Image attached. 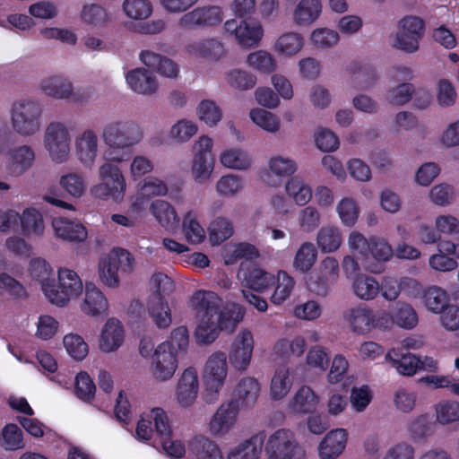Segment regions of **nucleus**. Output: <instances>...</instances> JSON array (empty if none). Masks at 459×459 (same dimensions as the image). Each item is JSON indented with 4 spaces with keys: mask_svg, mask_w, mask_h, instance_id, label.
Instances as JSON below:
<instances>
[{
    "mask_svg": "<svg viewBox=\"0 0 459 459\" xmlns=\"http://www.w3.org/2000/svg\"><path fill=\"white\" fill-rule=\"evenodd\" d=\"M414 93V85L410 82H401L390 87L385 93V100L391 106L403 107L408 104Z\"/></svg>",
    "mask_w": 459,
    "mask_h": 459,
    "instance_id": "4d7b16f0",
    "label": "nucleus"
},
{
    "mask_svg": "<svg viewBox=\"0 0 459 459\" xmlns=\"http://www.w3.org/2000/svg\"><path fill=\"white\" fill-rule=\"evenodd\" d=\"M261 254L259 249L252 243L239 242L228 245L223 253L224 264H234L241 259L252 261L258 259Z\"/></svg>",
    "mask_w": 459,
    "mask_h": 459,
    "instance_id": "58836bf2",
    "label": "nucleus"
},
{
    "mask_svg": "<svg viewBox=\"0 0 459 459\" xmlns=\"http://www.w3.org/2000/svg\"><path fill=\"white\" fill-rule=\"evenodd\" d=\"M187 305L198 318L228 316L236 304H229L221 309V299L215 292L198 290L189 297Z\"/></svg>",
    "mask_w": 459,
    "mask_h": 459,
    "instance_id": "ddd939ff",
    "label": "nucleus"
},
{
    "mask_svg": "<svg viewBox=\"0 0 459 459\" xmlns=\"http://www.w3.org/2000/svg\"><path fill=\"white\" fill-rule=\"evenodd\" d=\"M348 440L345 429L338 428L330 430L318 445L317 452L320 459H337L344 451Z\"/></svg>",
    "mask_w": 459,
    "mask_h": 459,
    "instance_id": "cd10ccee",
    "label": "nucleus"
},
{
    "mask_svg": "<svg viewBox=\"0 0 459 459\" xmlns=\"http://www.w3.org/2000/svg\"><path fill=\"white\" fill-rule=\"evenodd\" d=\"M7 169L14 177H20L32 168L36 153L29 144H22L9 149Z\"/></svg>",
    "mask_w": 459,
    "mask_h": 459,
    "instance_id": "393cba45",
    "label": "nucleus"
},
{
    "mask_svg": "<svg viewBox=\"0 0 459 459\" xmlns=\"http://www.w3.org/2000/svg\"><path fill=\"white\" fill-rule=\"evenodd\" d=\"M319 396L308 385H301L288 401L287 410L293 415H305L313 413L318 404Z\"/></svg>",
    "mask_w": 459,
    "mask_h": 459,
    "instance_id": "bb28decb",
    "label": "nucleus"
},
{
    "mask_svg": "<svg viewBox=\"0 0 459 459\" xmlns=\"http://www.w3.org/2000/svg\"><path fill=\"white\" fill-rule=\"evenodd\" d=\"M322 13L320 0H299L292 12V22L298 27H309Z\"/></svg>",
    "mask_w": 459,
    "mask_h": 459,
    "instance_id": "2f4dec72",
    "label": "nucleus"
},
{
    "mask_svg": "<svg viewBox=\"0 0 459 459\" xmlns=\"http://www.w3.org/2000/svg\"><path fill=\"white\" fill-rule=\"evenodd\" d=\"M224 13L219 5L199 6L183 14L178 20L181 29L212 28L222 22Z\"/></svg>",
    "mask_w": 459,
    "mask_h": 459,
    "instance_id": "f3484780",
    "label": "nucleus"
},
{
    "mask_svg": "<svg viewBox=\"0 0 459 459\" xmlns=\"http://www.w3.org/2000/svg\"><path fill=\"white\" fill-rule=\"evenodd\" d=\"M299 450L293 431L279 429L266 439L264 451L267 459H293Z\"/></svg>",
    "mask_w": 459,
    "mask_h": 459,
    "instance_id": "4468645a",
    "label": "nucleus"
},
{
    "mask_svg": "<svg viewBox=\"0 0 459 459\" xmlns=\"http://www.w3.org/2000/svg\"><path fill=\"white\" fill-rule=\"evenodd\" d=\"M342 243L339 228L332 225L322 227L316 234V245L322 253L335 252Z\"/></svg>",
    "mask_w": 459,
    "mask_h": 459,
    "instance_id": "de8ad7c7",
    "label": "nucleus"
},
{
    "mask_svg": "<svg viewBox=\"0 0 459 459\" xmlns=\"http://www.w3.org/2000/svg\"><path fill=\"white\" fill-rule=\"evenodd\" d=\"M178 365L177 350L169 342H162L154 350L151 362L153 378L165 382L172 378Z\"/></svg>",
    "mask_w": 459,
    "mask_h": 459,
    "instance_id": "9b49d317",
    "label": "nucleus"
},
{
    "mask_svg": "<svg viewBox=\"0 0 459 459\" xmlns=\"http://www.w3.org/2000/svg\"><path fill=\"white\" fill-rule=\"evenodd\" d=\"M185 51L194 58H202L211 62H218L226 55L224 44L217 38L190 41L186 45Z\"/></svg>",
    "mask_w": 459,
    "mask_h": 459,
    "instance_id": "aec40b11",
    "label": "nucleus"
},
{
    "mask_svg": "<svg viewBox=\"0 0 459 459\" xmlns=\"http://www.w3.org/2000/svg\"><path fill=\"white\" fill-rule=\"evenodd\" d=\"M245 315V309L234 305L228 316L198 317L194 337L199 345H208L215 342L221 331L233 332Z\"/></svg>",
    "mask_w": 459,
    "mask_h": 459,
    "instance_id": "39448f33",
    "label": "nucleus"
},
{
    "mask_svg": "<svg viewBox=\"0 0 459 459\" xmlns=\"http://www.w3.org/2000/svg\"><path fill=\"white\" fill-rule=\"evenodd\" d=\"M350 71L351 74L348 80V85L356 90H368L378 79L376 69L369 65H352Z\"/></svg>",
    "mask_w": 459,
    "mask_h": 459,
    "instance_id": "a18cd8bd",
    "label": "nucleus"
},
{
    "mask_svg": "<svg viewBox=\"0 0 459 459\" xmlns=\"http://www.w3.org/2000/svg\"><path fill=\"white\" fill-rule=\"evenodd\" d=\"M126 83L135 93L143 96H153L158 92L157 77L145 68H135L126 74Z\"/></svg>",
    "mask_w": 459,
    "mask_h": 459,
    "instance_id": "a878e982",
    "label": "nucleus"
},
{
    "mask_svg": "<svg viewBox=\"0 0 459 459\" xmlns=\"http://www.w3.org/2000/svg\"><path fill=\"white\" fill-rule=\"evenodd\" d=\"M243 283L249 290L264 293L274 285L275 275L255 265L244 274Z\"/></svg>",
    "mask_w": 459,
    "mask_h": 459,
    "instance_id": "4c0bfd02",
    "label": "nucleus"
},
{
    "mask_svg": "<svg viewBox=\"0 0 459 459\" xmlns=\"http://www.w3.org/2000/svg\"><path fill=\"white\" fill-rule=\"evenodd\" d=\"M261 392V385L254 377H244L236 385L235 393L239 405L252 407L255 404Z\"/></svg>",
    "mask_w": 459,
    "mask_h": 459,
    "instance_id": "ea45409f",
    "label": "nucleus"
},
{
    "mask_svg": "<svg viewBox=\"0 0 459 459\" xmlns=\"http://www.w3.org/2000/svg\"><path fill=\"white\" fill-rule=\"evenodd\" d=\"M144 137L143 127L132 119H114L107 123L101 131V139L107 147L104 160L122 163L127 160L131 149Z\"/></svg>",
    "mask_w": 459,
    "mask_h": 459,
    "instance_id": "f257e3e1",
    "label": "nucleus"
},
{
    "mask_svg": "<svg viewBox=\"0 0 459 459\" xmlns=\"http://www.w3.org/2000/svg\"><path fill=\"white\" fill-rule=\"evenodd\" d=\"M80 20L92 28H103L110 22V14L103 5L91 3L82 5Z\"/></svg>",
    "mask_w": 459,
    "mask_h": 459,
    "instance_id": "c03bdc74",
    "label": "nucleus"
},
{
    "mask_svg": "<svg viewBox=\"0 0 459 459\" xmlns=\"http://www.w3.org/2000/svg\"><path fill=\"white\" fill-rule=\"evenodd\" d=\"M385 359L400 375L411 377L419 372V357L414 354L400 355L393 349L386 353Z\"/></svg>",
    "mask_w": 459,
    "mask_h": 459,
    "instance_id": "79ce46f5",
    "label": "nucleus"
},
{
    "mask_svg": "<svg viewBox=\"0 0 459 459\" xmlns=\"http://www.w3.org/2000/svg\"><path fill=\"white\" fill-rule=\"evenodd\" d=\"M223 33L232 37L238 45L244 48H254L259 45L264 37V28L257 21L229 19L223 23Z\"/></svg>",
    "mask_w": 459,
    "mask_h": 459,
    "instance_id": "9d476101",
    "label": "nucleus"
},
{
    "mask_svg": "<svg viewBox=\"0 0 459 459\" xmlns=\"http://www.w3.org/2000/svg\"><path fill=\"white\" fill-rule=\"evenodd\" d=\"M436 420L441 425H447L459 420V403L441 401L435 406Z\"/></svg>",
    "mask_w": 459,
    "mask_h": 459,
    "instance_id": "774afa93",
    "label": "nucleus"
},
{
    "mask_svg": "<svg viewBox=\"0 0 459 459\" xmlns=\"http://www.w3.org/2000/svg\"><path fill=\"white\" fill-rule=\"evenodd\" d=\"M187 305L198 318L228 316L236 304H229L221 309V299L215 292L198 290L189 297Z\"/></svg>",
    "mask_w": 459,
    "mask_h": 459,
    "instance_id": "f8f14e48",
    "label": "nucleus"
},
{
    "mask_svg": "<svg viewBox=\"0 0 459 459\" xmlns=\"http://www.w3.org/2000/svg\"><path fill=\"white\" fill-rule=\"evenodd\" d=\"M317 259V249L312 242H303L293 259V267L300 273H307Z\"/></svg>",
    "mask_w": 459,
    "mask_h": 459,
    "instance_id": "5fc2aeb1",
    "label": "nucleus"
},
{
    "mask_svg": "<svg viewBox=\"0 0 459 459\" xmlns=\"http://www.w3.org/2000/svg\"><path fill=\"white\" fill-rule=\"evenodd\" d=\"M240 412L238 400L230 399L221 403L210 418L208 429L213 437L228 435L237 425Z\"/></svg>",
    "mask_w": 459,
    "mask_h": 459,
    "instance_id": "2eb2a0df",
    "label": "nucleus"
},
{
    "mask_svg": "<svg viewBox=\"0 0 459 459\" xmlns=\"http://www.w3.org/2000/svg\"><path fill=\"white\" fill-rule=\"evenodd\" d=\"M125 337L122 323L117 318H108L100 330L98 348L103 353L115 352L123 345Z\"/></svg>",
    "mask_w": 459,
    "mask_h": 459,
    "instance_id": "412c9836",
    "label": "nucleus"
},
{
    "mask_svg": "<svg viewBox=\"0 0 459 459\" xmlns=\"http://www.w3.org/2000/svg\"><path fill=\"white\" fill-rule=\"evenodd\" d=\"M214 157H195L191 161V177L197 184L208 182L214 170Z\"/></svg>",
    "mask_w": 459,
    "mask_h": 459,
    "instance_id": "13d9d810",
    "label": "nucleus"
},
{
    "mask_svg": "<svg viewBox=\"0 0 459 459\" xmlns=\"http://www.w3.org/2000/svg\"><path fill=\"white\" fill-rule=\"evenodd\" d=\"M147 312L153 324L160 329H166L172 324V314L168 300L159 295H150Z\"/></svg>",
    "mask_w": 459,
    "mask_h": 459,
    "instance_id": "473e14b6",
    "label": "nucleus"
},
{
    "mask_svg": "<svg viewBox=\"0 0 459 459\" xmlns=\"http://www.w3.org/2000/svg\"><path fill=\"white\" fill-rule=\"evenodd\" d=\"M119 271L108 255L100 260L98 265V275L100 281L108 288H117L120 284Z\"/></svg>",
    "mask_w": 459,
    "mask_h": 459,
    "instance_id": "052dcab7",
    "label": "nucleus"
},
{
    "mask_svg": "<svg viewBox=\"0 0 459 459\" xmlns=\"http://www.w3.org/2000/svg\"><path fill=\"white\" fill-rule=\"evenodd\" d=\"M199 391V379L197 370L195 368H187L180 376L177 389L176 400L183 408L192 406L197 399Z\"/></svg>",
    "mask_w": 459,
    "mask_h": 459,
    "instance_id": "4be33fe9",
    "label": "nucleus"
},
{
    "mask_svg": "<svg viewBox=\"0 0 459 459\" xmlns=\"http://www.w3.org/2000/svg\"><path fill=\"white\" fill-rule=\"evenodd\" d=\"M83 291V283L74 270L63 267L57 272V283L44 287L47 299L56 307H65L71 300L76 299Z\"/></svg>",
    "mask_w": 459,
    "mask_h": 459,
    "instance_id": "423d86ee",
    "label": "nucleus"
},
{
    "mask_svg": "<svg viewBox=\"0 0 459 459\" xmlns=\"http://www.w3.org/2000/svg\"><path fill=\"white\" fill-rule=\"evenodd\" d=\"M246 64L249 68L265 74H272L277 68V63L273 56L264 49L249 53Z\"/></svg>",
    "mask_w": 459,
    "mask_h": 459,
    "instance_id": "603ef678",
    "label": "nucleus"
},
{
    "mask_svg": "<svg viewBox=\"0 0 459 459\" xmlns=\"http://www.w3.org/2000/svg\"><path fill=\"white\" fill-rule=\"evenodd\" d=\"M117 164V162L105 160L100 165L98 168L100 182L90 188V194L93 198L101 201L112 200L117 204L124 201L127 183L122 169Z\"/></svg>",
    "mask_w": 459,
    "mask_h": 459,
    "instance_id": "f03ea898",
    "label": "nucleus"
},
{
    "mask_svg": "<svg viewBox=\"0 0 459 459\" xmlns=\"http://www.w3.org/2000/svg\"><path fill=\"white\" fill-rule=\"evenodd\" d=\"M72 136L68 126L60 121H52L45 128L43 146L56 164L68 161L71 155Z\"/></svg>",
    "mask_w": 459,
    "mask_h": 459,
    "instance_id": "0eeeda50",
    "label": "nucleus"
},
{
    "mask_svg": "<svg viewBox=\"0 0 459 459\" xmlns=\"http://www.w3.org/2000/svg\"><path fill=\"white\" fill-rule=\"evenodd\" d=\"M39 90L55 100H65L72 103H85L92 96L87 88H74L72 82L62 75H51L41 80Z\"/></svg>",
    "mask_w": 459,
    "mask_h": 459,
    "instance_id": "6e6552de",
    "label": "nucleus"
},
{
    "mask_svg": "<svg viewBox=\"0 0 459 459\" xmlns=\"http://www.w3.org/2000/svg\"><path fill=\"white\" fill-rule=\"evenodd\" d=\"M55 236L65 242L82 243L88 238L87 229L78 221L55 217L51 222Z\"/></svg>",
    "mask_w": 459,
    "mask_h": 459,
    "instance_id": "b1692460",
    "label": "nucleus"
},
{
    "mask_svg": "<svg viewBox=\"0 0 459 459\" xmlns=\"http://www.w3.org/2000/svg\"><path fill=\"white\" fill-rule=\"evenodd\" d=\"M188 453L192 459H223L219 445L204 435H197L190 441Z\"/></svg>",
    "mask_w": 459,
    "mask_h": 459,
    "instance_id": "f704fd0d",
    "label": "nucleus"
},
{
    "mask_svg": "<svg viewBox=\"0 0 459 459\" xmlns=\"http://www.w3.org/2000/svg\"><path fill=\"white\" fill-rule=\"evenodd\" d=\"M426 307L433 313H440L449 304V296L446 291L439 287L428 288L423 295Z\"/></svg>",
    "mask_w": 459,
    "mask_h": 459,
    "instance_id": "0e129e2a",
    "label": "nucleus"
},
{
    "mask_svg": "<svg viewBox=\"0 0 459 459\" xmlns=\"http://www.w3.org/2000/svg\"><path fill=\"white\" fill-rule=\"evenodd\" d=\"M149 211L158 223L167 230H172L179 223L174 206L166 200L155 199L150 204Z\"/></svg>",
    "mask_w": 459,
    "mask_h": 459,
    "instance_id": "e433bc0d",
    "label": "nucleus"
},
{
    "mask_svg": "<svg viewBox=\"0 0 459 459\" xmlns=\"http://www.w3.org/2000/svg\"><path fill=\"white\" fill-rule=\"evenodd\" d=\"M285 192L297 205L300 206L308 204L313 196L309 184L299 177H292L287 181Z\"/></svg>",
    "mask_w": 459,
    "mask_h": 459,
    "instance_id": "8fccbe9b",
    "label": "nucleus"
},
{
    "mask_svg": "<svg viewBox=\"0 0 459 459\" xmlns=\"http://www.w3.org/2000/svg\"><path fill=\"white\" fill-rule=\"evenodd\" d=\"M298 169L297 162L285 156L275 155L268 160L267 171L263 176V180L269 186H279L282 179L292 176Z\"/></svg>",
    "mask_w": 459,
    "mask_h": 459,
    "instance_id": "5701e85b",
    "label": "nucleus"
},
{
    "mask_svg": "<svg viewBox=\"0 0 459 459\" xmlns=\"http://www.w3.org/2000/svg\"><path fill=\"white\" fill-rule=\"evenodd\" d=\"M304 43V38L300 33L286 31L275 39L273 49L279 56L290 58L301 52Z\"/></svg>",
    "mask_w": 459,
    "mask_h": 459,
    "instance_id": "72a5a7b5",
    "label": "nucleus"
},
{
    "mask_svg": "<svg viewBox=\"0 0 459 459\" xmlns=\"http://www.w3.org/2000/svg\"><path fill=\"white\" fill-rule=\"evenodd\" d=\"M99 136L91 128L84 129L74 138V153L79 162L88 169H91L99 154Z\"/></svg>",
    "mask_w": 459,
    "mask_h": 459,
    "instance_id": "6ab92c4d",
    "label": "nucleus"
},
{
    "mask_svg": "<svg viewBox=\"0 0 459 459\" xmlns=\"http://www.w3.org/2000/svg\"><path fill=\"white\" fill-rule=\"evenodd\" d=\"M266 435L259 431L232 446L227 453V459H260Z\"/></svg>",
    "mask_w": 459,
    "mask_h": 459,
    "instance_id": "c85d7f7f",
    "label": "nucleus"
},
{
    "mask_svg": "<svg viewBox=\"0 0 459 459\" xmlns=\"http://www.w3.org/2000/svg\"><path fill=\"white\" fill-rule=\"evenodd\" d=\"M22 233L27 236H42L45 230L42 214L34 208H28L20 215Z\"/></svg>",
    "mask_w": 459,
    "mask_h": 459,
    "instance_id": "864d4df0",
    "label": "nucleus"
},
{
    "mask_svg": "<svg viewBox=\"0 0 459 459\" xmlns=\"http://www.w3.org/2000/svg\"><path fill=\"white\" fill-rule=\"evenodd\" d=\"M255 348L254 336L247 329L240 330L234 337L227 358L234 370L243 373L250 367Z\"/></svg>",
    "mask_w": 459,
    "mask_h": 459,
    "instance_id": "dca6fc26",
    "label": "nucleus"
},
{
    "mask_svg": "<svg viewBox=\"0 0 459 459\" xmlns=\"http://www.w3.org/2000/svg\"><path fill=\"white\" fill-rule=\"evenodd\" d=\"M108 303L99 288L93 283H86L85 294L81 303L82 311L91 316L103 315L108 311Z\"/></svg>",
    "mask_w": 459,
    "mask_h": 459,
    "instance_id": "c9c22d12",
    "label": "nucleus"
},
{
    "mask_svg": "<svg viewBox=\"0 0 459 459\" xmlns=\"http://www.w3.org/2000/svg\"><path fill=\"white\" fill-rule=\"evenodd\" d=\"M122 11L129 19L141 21L148 19L153 8L150 0H124Z\"/></svg>",
    "mask_w": 459,
    "mask_h": 459,
    "instance_id": "bf43d9fd",
    "label": "nucleus"
},
{
    "mask_svg": "<svg viewBox=\"0 0 459 459\" xmlns=\"http://www.w3.org/2000/svg\"><path fill=\"white\" fill-rule=\"evenodd\" d=\"M274 284L275 288L270 299L274 305H281L290 298L296 282L287 272L280 270L275 276Z\"/></svg>",
    "mask_w": 459,
    "mask_h": 459,
    "instance_id": "6e6d98bb",
    "label": "nucleus"
},
{
    "mask_svg": "<svg viewBox=\"0 0 459 459\" xmlns=\"http://www.w3.org/2000/svg\"><path fill=\"white\" fill-rule=\"evenodd\" d=\"M220 162L227 169L245 170L251 167L252 157L241 148H229L221 152Z\"/></svg>",
    "mask_w": 459,
    "mask_h": 459,
    "instance_id": "49530a36",
    "label": "nucleus"
},
{
    "mask_svg": "<svg viewBox=\"0 0 459 459\" xmlns=\"http://www.w3.org/2000/svg\"><path fill=\"white\" fill-rule=\"evenodd\" d=\"M423 34V21L417 16H405L397 23V30L393 37L392 47L408 54L415 53L420 48V40Z\"/></svg>",
    "mask_w": 459,
    "mask_h": 459,
    "instance_id": "1a4fd4ad",
    "label": "nucleus"
},
{
    "mask_svg": "<svg viewBox=\"0 0 459 459\" xmlns=\"http://www.w3.org/2000/svg\"><path fill=\"white\" fill-rule=\"evenodd\" d=\"M249 117L257 126L268 133L275 134L281 128L280 118L275 114L265 109L253 108L249 113Z\"/></svg>",
    "mask_w": 459,
    "mask_h": 459,
    "instance_id": "680f3d73",
    "label": "nucleus"
},
{
    "mask_svg": "<svg viewBox=\"0 0 459 459\" xmlns=\"http://www.w3.org/2000/svg\"><path fill=\"white\" fill-rule=\"evenodd\" d=\"M150 416L154 420L155 431L167 455L176 458L184 455L185 446L181 441L172 438L171 428L166 411L159 407L153 408L151 410Z\"/></svg>",
    "mask_w": 459,
    "mask_h": 459,
    "instance_id": "a211bd4d",
    "label": "nucleus"
},
{
    "mask_svg": "<svg viewBox=\"0 0 459 459\" xmlns=\"http://www.w3.org/2000/svg\"><path fill=\"white\" fill-rule=\"evenodd\" d=\"M0 446L7 451L24 447L23 435L16 424H7L1 432Z\"/></svg>",
    "mask_w": 459,
    "mask_h": 459,
    "instance_id": "69168bd1",
    "label": "nucleus"
},
{
    "mask_svg": "<svg viewBox=\"0 0 459 459\" xmlns=\"http://www.w3.org/2000/svg\"><path fill=\"white\" fill-rule=\"evenodd\" d=\"M292 384L289 367L286 365L277 367L270 384L271 399L273 401L282 400L290 391Z\"/></svg>",
    "mask_w": 459,
    "mask_h": 459,
    "instance_id": "a19ab883",
    "label": "nucleus"
},
{
    "mask_svg": "<svg viewBox=\"0 0 459 459\" xmlns=\"http://www.w3.org/2000/svg\"><path fill=\"white\" fill-rule=\"evenodd\" d=\"M182 231L184 237L190 244H200L206 237L205 230L198 221L196 212H186L182 219Z\"/></svg>",
    "mask_w": 459,
    "mask_h": 459,
    "instance_id": "09e8293b",
    "label": "nucleus"
},
{
    "mask_svg": "<svg viewBox=\"0 0 459 459\" xmlns=\"http://www.w3.org/2000/svg\"><path fill=\"white\" fill-rule=\"evenodd\" d=\"M376 262H369L367 258L363 264L364 269L371 273L378 274L383 273L382 263L389 261L394 252L391 245L384 238L372 237L369 252Z\"/></svg>",
    "mask_w": 459,
    "mask_h": 459,
    "instance_id": "7c9ffc66",
    "label": "nucleus"
},
{
    "mask_svg": "<svg viewBox=\"0 0 459 459\" xmlns=\"http://www.w3.org/2000/svg\"><path fill=\"white\" fill-rule=\"evenodd\" d=\"M61 189L74 198H81L86 192L87 183L82 173L71 171L59 178Z\"/></svg>",
    "mask_w": 459,
    "mask_h": 459,
    "instance_id": "3c124183",
    "label": "nucleus"
},
{
    "mask_svg": "<svg viewBox=\"0 0 459 459\" xmlns=\"http://www.w3.org/2000/svg\"><path fill=\"white\" fill-rule=\"evenodd\" d=\"M225 80L230 87L239 91L252 89L256 83L255 75L241 69L228 71L225 74Z\"/></svg>",
    "mask_w": 459,
    "mask_h": 459,
    "instance_id": "338daca9",
    "label": "nucleus"
},
{
    "mask_svg": "<svg viewBox=\"0 0 459 459\" xmlns=\"http://www.w3.org/2000/svg\"><path fill=\"white\" fill-rule=\"evenodd\" d=\"M351 290L359 299L371 301L380 293V283L374 277L359 274L353 279Z\"/></svg>",
    "mask_w": 459,
    "mask_h": 459,
    "instance_id": "37998d69",
    "label": "nucleus"
},
{
    "mask_svg": "<svg viewBox=\"0 0 459 459\" xmlns=\"http://www.w3.org/2000/svg\"><path fill=\"white\" fill-rule=\"evenodd\" d=\"M10 125L20 136L37 134L42 126V105L32 99H20L13 102L10 110Z\"/></svg>",
    "mask_w": 459,
    "mask_h": 459,
    "instance_id": "20e7f679",
    "label": "nucleus"
},
{
    "mask_svg": "<svg viewBox=\"0 0 459 459\" xmlns=\"http://www.w3.org/2000/svg\"><path fill=\"white\" fill-rule=\"evenodd\" d=\"M229 375L227 354L222 351L211 353L203 368L204 391L202 398L207 404L217 403Z\"/></svg>",
    "mask_w": 459,
    "mask_h": 459,
    "instance_id": "7ed1b4c3",
    "label": "nucleus"
},
{
    "mask_svg": "<svg viewBox=\"0 0 459 459\" xmlns=\"http://www.w3.org/2000/svg\"><path fill=\"white\" fill-rule=\"evenodd\" d=\"M198 132L197 124L190 119L178 120L169 130V137L178 143H185L190 141Z\"/></svg>",
    "mask_w": 459,
    "mask_h": 459,
    "instance_id": "e2e57ef3",
    "label": "nucleus"
},
{
    "mask_svg": "<svg viewBox=\"0 0 459 459\" xmlns=\"http://www.w3.org/2000/svg\"><path fill=\"white\" fill-rule=\"evenodd\" d=\"M343 320L349 329L358 334L371 332L373 309L366 305H358L347 308L342 314Z\"/></svg>",
    "mask_w": 459,
    "mask_h": 459,
    "instance_id": "c756f323",
    "label": "nucleus"
}]
</instances>
